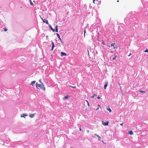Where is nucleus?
<instances>
[{"mask_svg":"<svg viewBox=\"0 0 148 148\" xmlns=\"http://www.w3.org/2000/svg\"><path fill=\"white\" fill-rule=\"evenodd\" d=\"M36 88L38 89H40L44 90H45V87L44 86V85L42 83H41L40 84H38L37 83L36 84Z\"/></svg>","mask_w":148,"mask_h":148,"instance_id":"nucleus-1","label":"nucleus"},{"mask_svg":"<svg viewBox=\"0 0 148 148\" xmlns=\"http://www.w3.org/2000/svg\"><path fill=\"white\" fill-rule=\"evenodd\" d=\"M111 45V47H113V49H115L117 47V46L115 45V43H112Z\"/></svg>","mask_w":148,"mask_h":148,"instance_id":"nucleus-2","label":"nucleus"},{"mask_svg":"<svg viewBox=\"0 0 148 148\" xmlns=\"http://www.w3.org/2000/svg\"><path fill=\"white\" fill-rule=\"evenodd\" d=\"M109 122L108 121H106V122H104L103 121L102 122V123L103 125H107L108 124Z\"/></svg>","mask_w":148,"mask_h":148,"instance_id":"nucleus-3","label":"nucleus"},{"mask_svg":"<svg viewBox=\"0 0 148 148\" xmlns=\"http://www.w3.org/2000/svg\"><path fill=\"white\" fill-rule=\"evenodd\" d=\"M41 19H42V21L44 23H45L46 24H48V22L47 20L45 19H42V18L41 17Z\"/></svg>","mask_w":148,"mask_h":148,"instance_id":"nucleus-4","label":"nucleus"},{"mask_svg":"<svg viewBox=\"0 0 148 148\" xmlns=\"http://www.w3.org/2000/svg\"><path fill=\"white\" fill-rule=\"evenodd\" d=\"M36 113H34L33 114H30L29 116L30 118H32L34 117Z\"/></svg>","mask_w":148,"mask_h":148,"instance_id":"nucleus-5","label":"nucleus"},{"mask_svg":"<svg viewBox=\"0 0 148 148\" xmlns=\"http://www.w3.org/2000/svg\"><path fill=\"white\" fill-rule=\"evenodd\" d=\"M94 135L95 136H97L98 137V140H101V137L100 136H99L98 135H97L96 134H94Z\"/></svg>","mask_w":148,"mask_h":148,"instance_id":"nucleus-6","label":"nucleus"},{"mask_svg":"<svg viewBox=\"0 0 148 148\" xmlns=\"http://www.w3.org/2000/svg\"><path fill=\"white\" fill-rule=\"evenodd\" d=\"M49 27L50 28V29H51L52 31L53 32H54L55 31V30L52 28V27H51V25H49Z\"/></svg>","mask_w":148,"mask_h":148,"instance_id":"nucleus-7","label":"nucleus"},{"mask_svg":"<svg viewBox=\"0 0 148 148\" xmlns=\"http://www.w3.org/2000/svg\"><path fill=\"white\" fill-rule=\"evenodd\" d=\"M66 56V53H64L63 52H61V56Z\"/></svg>","mask_w":148,"mask_h":148,"instance_id":"nucleus-8","label":"nucleus"},{"mask_svg":"<svg viewBox=\"0 0 148 148\" xmlns=\"http://www.w3.org/2000/svg\"><path fill=\"white\" fill-rule=\"evenodd\" d=\"M35 82H36L35 81H33L30 84V85H31L33 86V85H34V84H35Z\"/></svg>","mask_w":148,"mask_h":148,"instance_id":"nucleus-9","label":"nucleus"},{"mask_svg":"<svg viewBox=\"0 0 148 148\" xmlns=\"http://www.w3.org/2000/svg\"><path fill=\"white\" fill-rule=\"evenodd\" d=\"M108 85V83L106 82V84L104 85V88L105 90H106V87Z\"/></svg>","mask_w":148,"mask_h":148,"instance_id":"nucleus-10","label":"nucleus"},{"mask_svg":"<svg viewBox=\"0 0 148 148\" xmlns=\"http://www.w3.org/2000/svg\"><path fill=\"white\" fill-rule=\"evenodd\" d=\"M27 115L26 114H23L22 115H21V117H25V116H27Z\"/></svg>","mask_w":148,"mask_h":148,"instance_id":"nucleus-11","label":"nucleus"},{"mask_svg":"<svg viewBox=\"0 0 148 148\" xmlns=\"http://www.w3.org/2000/svg\"><path fill=\"white\" fill-rule=\"evenodd\" d=\"M52 48H51V50H53V48L55 47L54 44V43L53 42H52Z\"/></svg>","mask_w":148,"mask_h":148,"instance_id":"nucleus-12","label":"nucleus"},{"mask_svg":"<svg viewBox=\"0 0 148 148\" xmlns=\"http://www.w3.org/2000/svg\"><path fill=\"white\" fill-rule=\"evenodd\" d=\"M55 28H56V32H58V26L57 25H56V26Z\"/></svg>","mask_w":148,"mask_h":148,"instance_id":"nucleus-13","label":"nucleus"},{"mask_svg":"<svg viewBox=\"0 0 148 148\" xmlns=\"http://www.w3.org/2000/svg\"><path fill=\"white\" fill-rule=\"evenodd\" d=\"M128 134H130V135H133V133L131 131H129L128 132Z\"/></svg>","mask_w":148,"mask_h":148,"instance_id":"nucleus-14","label":"nucleus"},{"mask_svg":"<svg viewBox=\"0 0 148 148\" xmlns=\"http://www.w3.org/2000/svg\"><path fill=\"white\" fill-rule=\"evenodd\" d=\"M56 35H57V36L59 38V39H60V40L61 41V38H60V36L59 34H58V33H57V34H56Z\"/></svg>","mask_w":148,"mask_h":148,"instance_id":"nucleus-15","label":"nucleus"},{"mask_svg":"<svg viewBox=\"0 0 148 148\" xmlns=\"http://www.w3.org/2000/svg\"><path fill=\"white\" fill-rule=\"evenodd\" d=\"M107 110L109 111L110 112L112 111L111 110L109 107L107 108Z\"/></svg>","mask_w":148,"mask_h":148,"instance_id":"nucleus-16","label":"nucleus"},{"mask_svg":"<svg viewBox=\"0 0 148 148\" xmlns=\"http://www.w3.org/2000/svg\"><path fill=\"white\" fill-rule=\"evenodd\" d=\"M86 101L87 102V103L88 107V108H89V103L87 100H86Z\"/></svg>","mask_w":148,"mask_h":148,"instance_id":"nucleus-17","label":"nucleus"},{"mask_svg":"<svg viewBox=\"0 0 148 148\" xmlns=\"http://www.w3.org/2000/svg\"><path fill=\"white\" fill-rule=\"evenodd\" d=\"M140 92L142 93H144L145 92V91L142 90H140Z\"/></svg>","mask_w":148,"mask_h":148,"instance_id":"nucleus-18","label":"nucleus"},{"mask_svg":"<svg viewBox=\"0 0 148 148\" xmlns=\"http://www.w3.org/2000/svg\"><path fill=\"white\" fill-rule=\"evenodd\" d=\"M69 97V96H65L64 97V99H67Z\"/></svg>","mask_w":148,"mask_h":148,"instance_id":"nucleus-19","label":"nucleus"},{"mask_svg":"<svg viewBox=\"0 0 148 148\" xmlns=\"http://www.w3.org/2000/svg\"><path fill=\"white\" fill-rule=\"evenodd\" d=\"M29 1H30V4H31V5H33V3L32 2L31 0H29Z\"/></svg>","mask_w":148,"mask_h":148,"instance_id":"nucleus-20","label":"nucleus"},{"mask_svg":"<svg viewBox=\"0 0 148 148\" xmlns=\"http://www.w3.org/2000/svg\"><path fill=\"white\" fill-rule=\"evenodd\" d=\"M95 94H94L91 97V98H92V99L94 98V97H95Z\"/></svg>","mask_w":148,"mask_h":148,"instance_id":"nucleus-21","label":"nucleus"},{"mask_svg":"<svg viewBox=\"0 0 148 148\" xmlns=\"http://www.w3.org/2000/svg\"><path fill=\"white\" fill-rule=\"evenodd\" d=\"M70 87H72L73 88H76V87L75 86H70Z\"/></svg>","mask_w":148,"mask_h":148,"instance_id":"nucleus-22","label":"nucleus"},{"mask_svg":"<svg viewBox=\"0 0 148 148\" xmlns=\"http://www.w3.org/2000/svg\"><path fill=\"white\" fill-rule=\"evenodd\" d=\"M116 56H115V57H113V58L112 60H115V59H116Z\"/></svg>","mask_w":148,"mask_h":148,"instance_id":"nucleus-23","label":"nucleus"},{"mask_svg":"<svg viewBox=\"0 0 148 148\" xmlns=\"http://www.w3.org/2000/svg\"><path fill=\"white\" fill-rule=\"evenodd\" d=\"M7 30H8V29L6 27H5L4 28V31L5 32H6L7 31Z\"/></svg>","mask_w":148,"mask_h":148,"instance_id":"nucleus-24","label":"nucleus"},{"mask_svg":"<svg viewBox=\"0 0 148 148\" xmlns=\"http://www.w3.org/2000/svg\"><path fill=\"white\" fill-rule=\"evenodd\" d=\"M145 52L148 53V50L147 49H146L145 51Z\"/></svg>","mask_w":148,"mask_h":148,"instance_id":"nucleus-25","label":"nucleus"},{"mask_svg":"<svg viewBox=\"0 0 148 148\" xmlns=\"http://www.w3.org/2000/svg\"><path fill=\"white\" fill-rule=\"evenodd\" d=\"M85 33H86V30L85 29L84 30V36L85 37Z\"/></svg>","mask_w":148,"mask_h":148,"instance_id":"nucleus-26","label":"nucleus"},{"mask_svg":"<svg viewBox=\"0 0 148 148\" xmlns=\"http://www.w3.org/2000/svg\"><path fill=\"white\" fill-rule=\"evenodd\" d=\"M102 44L103 45H105V43L104 42H103V41H102Z\"/></svg>","mask_w":148,"mask_h":148,"instance_id":"nucleus-27","label":"nucleus"},{"mask_svg":"<svg viewBox=\"0 0 148 148\" xmlns=\"http://www.w3.org/2000/svg\"><path fill=\"white\" fill-rule=\"evenodd\" d=\"M98 106H99L100 107V108L101 109H102V108H101V107L100 106V105H98Z\"/></svg>","mask_w":148,"mask_h":148,"instance_id":"nucleus-28","label":"nucleus"},{"mask_svg":"<svg viewBox=\"0 0 148 148\" xmlns=\"http://www.w3.org/2000/svg\"><path fill=\"white\" fill-rule=\"evenodd\" d=\"M39 82H40V83H41V79H40V80H39Z\"/></svg>","mask_w":148,"mask_h":148,"instance_id":"nucleus-29","label":"nucleus"},{"mask_svg":"<svg viewBox=\"0 0 148 148\" xmlns=\"http://www.w3.org/2000/svg\"><path fill=\"white\" fill-rule=\"evenodd\" d=\"M97 98L98 99H100V97H99V96H98L97 97Z\"/></svg>","mask_w":148,"mask_h":148,"instance_id":"nucleus-30","label":"nucleus"},{"mask_svg":"<svg viewBox=\"0 0 148 148\" xmlns=\"http://www.w3.org/2000/svg\"><path fill=\"white\" fill-rule=\"evenodd\" d=\"M95 0H93V2L94 3H95Z\"/></svg>","mask_w":148,"mask_h":148,"instance_id":"nucleus-31","label":"nucleus"},{"mask_svg":"<svg viewBox=\"0 0 148 148\" xmlns=\"http://www.w3.org/2000/svg\"><path fill=\"white\" fill-rule=\"evenodd\" d=\"M123 124V123H122L120 124V125H122Z\"/></svg>","mask_w":148,"mask_h":148,"instance_id":"nucleus-32","label":"nucleus"},{"mask_svg":"<svg viewBox=\"0 0 148 148\" xmlns=\"http://www.w3.org/2000/svg\"><path fill=\"white\" fill-rule=\"evenodd\" d=\"M131 54H131V53H130V54H129V55L128 56H130Z\"/></svg>","mask_w":148,"mask_h":148,"instance_id":"nucleus-33","label":"nucleus"},{"mask_svg":"<svg viewBox=\"0 0 148 148\" xmlns=\"http://www.w3.org/2000/svg\"><path fill=\"white\" fill-rule=\"evenodd\" d=\"M79 131H81V128L80 127L79 128Z\"/></svg>","mask_w":148,"mask_h":148,"instance_id":"nucleus-34","label":"nucleus"},{"mask_svg":"<svg viewBox=\"0 0 148 148\" xmlns=\"http://www.w3.org/2000/svg\"><path fill=\"white\" fill-rule=\"evenodd\" d=\"M99 109V108H97L96 109V110H98Z\"/></svg>","mask_w":148,"mask_h":148,"instance_id":"nucleus-35","label":"nucleus"}]
</instances>
